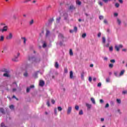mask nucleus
I'll use <instances>...</instances> for the list:
<instances>
[{"label":"nucleus","mask_w":127,"mask_h":127,"mask_svg":"<svg viewBox=\"0 0 127 127\" xmlns=\"http://www.w3.org/2000/svg\"><path fill=\"white\" fill-rule=\"evenodd\" d=\"M29 61H30L32 64H36L40 62V58H36L34 57H30L28 59Z\"/></svg>","instance_id":"f257e3e1"},{"label":"nucleus","mask_w":127,"mask_h":127,"mask_svg":"<svg viewBox=\"0 0 127 127\" xmlns=\"http://www.w3.org/2000/svg\"><path fill=\"white\" fill-rule=\"evenodd\" d=\"M8 29V26L7 25H6L5 26L2 27V29H1V32L2 33H3V32H6L7 31V29Z\"/></svg>","instance_id":"f03ea898"},{"label":"nucleus","mask_w":127,"mask_h":127,"mask_svg":"<svg viewBox=\"0 0 127 127\" xmlns=\"http://www.w3.org/2000/svg\"><path fill=\"white\" fill-rule=\"evenodd\" d=\"M76 9V7L74 5H70L68 7V10H70V11H73V10H75Z\"/></svg>","instance_id":"7ed1b4c3"},{"label":"nucleus","mask_w":127,"mask_h":127,"mask_svg":"<svg viewBox=\"0 0 127 127\" xmlns=\"http://www.w3.org/2000/svg\"><path fill=\"white\" fill-rule=\"evenodd\" d=\"M6 39H7V40H10V39H12V33H9L8 35L6 36Z\"/></svg>","instance_id":"20e7f679"},{"label":"nucleus","mask_w":127,"mask_h":127,"mask_svg":"<svg viewBox=\"0 0 127 127\" xmlns=\"http://www.w3.org/2000/svg\"><path fill=\"white\" fill-rule=\"evenodd\" d=\"M19 56V53L17 54V55L15 56V57L12 59V61H14L15 62H17V61H18V60H17V59L18 58Z\"/></svg>","instance_id":"39448f33"},{"label":"nucleus","mask_w":127,"mask_h":127,"mask_svg":"<svg viewBox=\"0 0 127 127\" xmlns=\"http://www.w3.org/2000/svg\"><path fill=\"white\" fill-rule=\"evenodd\" d=\"M71 112H72V107L71 106H69L68 107V109L67 110V114L70 115L71 114Z\"/></svg>","instance_id":"423d86ee"},{"label":"nucleus","mask_w":127,"mask_h":127,"mask_svg":"<svg viewBox=\"0 0 127 127\" xmlns=\"http://www.w3.org/2000/svg\"><path fill=\"white\" fill-rule=\"evenodd\" d=\"M123 48V45H120L119 46H115V49L117 50V51H120V49Z\"/></svg>","instance_id":"0eeeda50"},{"label":"nucleus","mask_w":127,"mask_h":127,"mask_svg":"<svg viewBox=\"0 0 127 127\" xmlns=\"http://www.w3.org/2000/svg\"><path fill=\"white\" fill-rule=\"evenodd\" d=\"M34 88V85H31L29 87H27L26 89L27 93H29L30 91V89Z\"/></svg>","instance_id":"6e6552de"},{"label":"nucleus","mask_w":127,"mask_h":127,"mask_svg":"<svg viewBox=\"0 0 127 127\" xmlns=\"http://www.w3.org/2000/svg\"><path fill=\"white\" fill-rule=\"evenodd\" d=\"M45 85V82H44V81L43 80H40V83H39V86L41 87H43Z\"/></svg>","instance_id":"1a4fd4ad"},{"label":"nucleus","mask_w":127,"mask_h":127,"mask_svg":"<svg viewBox=\"0 0 127 127\" xmlns=\"http://www.w3.org/2000/svg\"><path fill=\"white\" fill-rule=\"evenodd\" d=\"M49 36H50V31H49V30H47L46 33V37L47 38V37H49Z\"/></svg>","instance_id":"9d476101"},{"label":"nucleus","mask_w":127,"mask_h":127,"mask_svg":"<svg viewBox=\"0 0 127 127\" xmlns=\"http://www.w3.org/2000/svg\"><path fill=\"white\" fill-rule=\"evenodd\" d=\"M6 25V24L5 23H3V22L0 23V27H3Z\"/></svg>","instance_id":"9b49d317"},{"label":"nucleus","mask_w":127,"mask_h":127,"mask_svg":"<svg viewBox=\"0 0 127 127\" xmlns=\"http://www.w3.org/2000/svg\"><path fill=\"white\" fill-rule=\"evenodd\" d=\"M0 112L1 113V114H3V115H4V109L3 108H0Z\"/></svg>","instance_id":"f8f14e48"},{"label":"nucleus","mask_w":127,"mask_h":127,"mask_svg":"<svg viewBox=\"0 0 127 127\" xmlns=\"http://www.w3.org/2000/svg\"><path fill=\"white\" fill-rule=\"evenodd\" d=\"M86 106L87 107L88 109H91L92 105L91 104H89L88 103H86Z\"/></svg>","instance_id":"ddd939ff"},{"label":"nucleus","mask_w":127,"mask_h":127,"mask_svg":"<svg viewBox=\"0 0 127 127\" xmlns=\"http://www.w3.org/2000/svg\"><path fill=\"white\" fill-rule=\"evenodd\" d=\"M55 67L57 69H58V68H59V64H58V62H56L55 64Z\"/></svg>","instance_id":"4468645a"},{"label":"nucleus","mask_w":127,"mask_h":127,"mask_svg":"<svg viewBox=\"0 0 127 127\" xmlns=\"http://www.w3.org/2000/svg\"><path fill=\"white\" fill-rule=\"evenodd\" d=\"M3 40H4V37L3 36V35L0 36V41L2 42V41H3Z\"/></svg>","instance_id":"2eb2a0df"},{"label":"nucleus","mask_w":127,"mask_h":127,"mask_svg":"<svg viewBox=\"0 0 127 127\" xmlns=\"http://www.w3.org/2000/svg\"><path fill=\"white\" fill-rule=\"evenodd\" d=\"M69 78L70 79H73V71H70Z\"/></svg>","instance_id":"dca6fc26"},{"label":"nucleus","mask_w":127,"mask_h":127,"mask_svg":"<svg viewBox=\"0 0 127 127\" xmlns=\"http://www.w3.org/2000/svg\"><path fill=\"white\" fill-rule=\"evenodd\" d=\"M125 70H122L119 75L120 77H121V76H123V75H124V74H125Z\"/></svg>","instance_id":"f3484780"},{"label":"nucleus","mask_w":127,"mask_h":127,"mask_svg":"<svg viewBox=\"0 0 127 127\" xmlns=\"http://www.w3.org/2000/svg\"><path fill=\"white\" fill-rule=\"evenodd\" d=\"M3 76H4V77H10L9 74H8V72L4 73L3 74Z\"/></svg>","instance_id":"a211bd4d"},{"label":"nucleus","mask_w":127,"mask_h":127,"mask_svg":"<svg viewBox=\"0 0 127 127\" xmlns=\"http://www.w3.org/2000/svg\"><path fill=\"white\" fill-rule=\"evenodd\" d=\"M76 3L78 4V5H81V4H82V2L80 0H77L76 1Z\"/></svg>","instance_id":"6ab92c4d"},{"label":"nucleus","mask_w":127,"mask_h":127,"mask_svg":"<svg viewBox=\"0 0 127 127\" xmlns=\"http://www.w3.org/2000/svg\"><path fill=\"white\" fill-rule=\"evenodd\" d=\"M117 22L118 24H119V25H121V23H122V21H121V19H120L119 18H117Z\"/></svg>","instance_id":"aec40b11"},{"label":"nucleus","mask_w":127,"mask_h":127,"mask_svg":"<svg viewBox=\"0 0 127 127\" xmlns=\"http://www.w3.org/2000/svg\"><path fill=\"white\" fill-rule=\"evenodd\" d=\"M102 43L105 44L106 43V38L105 37H102Z\"/></svg>","instance_id":"412c9836"},{"label":"nucleus","mask_w":127,"mask_h":127,"mask_svg":"<svg viewBox=\"0 0 127 127\" xmlns=\"http://www.w3.org/2000/svg\"><path fill=\"white\" fill-rule=\"evenodd\" d=\"M84 75H85V72H82L81 73V79H82V80H84Z\"/></svg>","instance_id":"4be33fe9"},{"label":"nucleus","mask_w":127,"mask_h":127,"mask_svg":"<svg viewBox=\"0 0 127 127\" xmlns=\"http://www.w3.org/2000/svg\"><path fill=\"white\" fill-rule=\"evenodd\" d=\"M8 48V47H7V46H4L3 47V50L4 51H5V50H7Z\"/></svg>","instance_id":"5701e85b"},{"label":"nucleus","mask_w":127,"mask_h":127,"mask_svg":"<svg viewBox=\"0 0 127 127\" xmlns=\"http://www.w3.org/2000/svg\"><path fill=\"white\" fill-rule=\"evenodd\" d=\"M64 19H67V18H68V14H67L66 13H64Z\"/></svg>","instance_id":"b1692460"},{"label":"nucleus","mask_w":127,"mask_h":127,"mask_svg":"<svg viewBox=\"0 0 127 127\" xmlns=\"http://www.w3.org/2000/svg\"><path fill=\"white\" fill-rule=\"evenodd\" d=\"M21 39H23V43L24 44H26V38L25 37L21 38Z\"/></svg>","instance_id":"393cba45"},{"label":"nucleus","mask_w":127,"mask_h":127,"mask_svg":"<svg viewBox=\"0 0 127 127\" xmlns=\"http://www.w3.org/2000/svg\"><path fill=\"white\" fill-rule=\"evenodd\" d=\"M112 0H102V1L104 2V3H108L109 1H111Z\"/></svg>","instance_id":"a878e982"},{"label":"nucleus","mask_w":127,"mask_h":127,"mask_svg":"<svg viewBox=\"0 0 127 127\" xmlns=\"http://www.w3.org/2000/svg\"><path fill=\"white\" fill-rule=\"evenodd\" d=\"M91 101L93 104H96V102L95 101V99H94L93 98H91Z\"/></svg>","instance_id":"bb28decb"},{"label":"nucleus","mask_w":127,"mask_h":127,"mask_svg":"<svg viewBox=\"0 0 127 127\" xmlns=\"http://www.w3.org/2000/svg\"><path fill=\"white\" fill-rule=\"evenodd\" d=\"M59 38H64V36H63V34H59Z\"/></svg>","instance_id":"cd10ccee"},{"label":"nucleus","mask_w":127,"mask_h":127,"mask_svg":"<svg viewBox=\"0 0 127 127\" xmlns=\"http://www.w3.org/2000/svg\"><path fill=\"white\" fill-rule=\"evenodd\" d=\"M69 55L71 56L73 55V51H72V49L69 50Z\"/></svg>","instance_id":"c85d7f7f"},{"label":"nucleus","mask_w":127,"mask_h":127,"mask_svg":"<svg viewBox=\"0 0 127 127\" xmlns=\"http://www.w3.org/2000/svg\"><path fill=\"white\" fill-rule=\"evenodd\" d=\"M3 72H4L5 73H9V70L6 69H4Z\"/></svg>","instance_id":"c756f323"},{"label":"nucleus","mask_w":127,"mask_h":127,"mask_svg":"<svg viewBox=\"0 0 127 127\" xmlns=\"http://www.w3.org/2000/svg\"><path fill=\"white\" fill-rule=\"evenodd\" d=\"M54 21V19L53 18H51L50 20H49V23H52Z\"/></svg>","instance_id":"7c9ffc66"},{"label":"nucleus","mask_w":127,"mask_h":127,"mask_svg":"<svg viewBox=\"0 0 127 127\" xmlns=\"http://www.w3.org/2000/svg\"><path fill=\"white\" fill-rule=\"evenodd\" d=\"M31 0H24L23 1V3H27V2H29V1H30Z\"/></svg>","instance_id":"2f4dec72"},{"label":"nucleus","mask_w":127,"mask_h":127,"mask_svg":"<svg viewBox=\"0 0 127 127\" xmlns=\"http://www.w3.org/2000/svg\"><path fill=\"white\" fill-rule=\"evenodd\" d=\"M98 4L100 6H103V2L102 1H98Z\"/></svg>","instance_id":"473e14b6"},{"label":"nucleus","mask_w":127,"mask_h":127,"mask_svg":"<svg viewBox=\"0 0 127 127\" xmlns=\"http://www.w3.org/2000/svg\"><path fill=\"white\" fill-rule=\"evenodd\" d=\"M115 5L117 8L120 7V4L119 3H116Z\"/></svg>","instance_id":"72a5a7b5"},{"label":"nucleus","mask_w":127,"mask_h":127,"mask_svg":"<svg viewBox=\"0 0 127 127\" xmlns=\"http://www.w3.org/2000/svg\"><path fill=\"white\" fill-rule=\"evenodd\" d=\"M58 110L59 112H61L62 111V108L60 106L58 107Z\"/></svg>","instance_id":"f704fd0d"},{"label":"nucleus","mask_w":127,"mask_h":127,"mask_svg":"<svg viewBox=\"0 0 127 127\" xmlns=\"http://www.w3.org/2000/svg\"><path fill=\"white\" fill-rule=\"evenodd\" d=\"M86 36H87V34H86V33H83L82 35V38H85V37H86Z\"/></svg>","instance_id":"c9c22d12"},{"label":"nucleus","mask_w":127,"mask_h":127,"mask_svg":"<svg viewBox=\"0 0 127 127\" xmlns=\"http://www.w3.org/2000/svg\"><path fill=\"white\" fill-rule=\"evenodd\" d=\"M47 46V45L46 44V43L44 42L43 45V48H45Z\"/></svg>","instance_id":"e433bc0d"},{"label":"nucleus","mask_w":127,"mask_h":127,"mask_svg":"<svg viewBox=\"0 0 127 127\" xmlns=\"http://www.w3.org/2000/svg\"><path fill=\"white\" fill-rule=\"evenodd\" d=\"M34 20L32 19L29 22L30 25H32L33 24Z\"/></svg>","instance_id":"4c0bfd02"},{"label":"nucleus","mask_w":127,"mask_h":127,"mask_svg":"<svg viewBox=\"0 0 127 127\" xmlns=\"http://www.w3.org/2000/svg\"><path fill=\"white\" fill-rule=\"evenodd\" d=\"M24 77H27L28 76V73H27V71H26L24 73Z\"/></svg>","instance_id":"58836bf2"},{"label":"nucleus","mask_w":127,"mask_h":127,"mask_svg":"<svg viewBox=\"0 0 127 127\" xmlns=\"http://www.w3.org/2000/svg\"><path fill=\"white\" fill-rule=\"evenodd\" d=\"M75 109L76 111H79V106L78 105H76L75 106Z\"/></svg>","instance_id":"ea45409f"},{"label":"nucleus","mask_w":127,"mask_h":127,"mask_svg":"<svg viewBox=\"0 0 127 127\" xmlns=\"http://www.w3.org/2000/svg\"><path fill=\"white\" fill-rule=\"evenodd\" d=\"M109 68H113V67H114V64H110L109 65Z\"/></svg>","instance_id":"a19ab883"},{"label":"nucleus","mask_w":127,"mask_h":127,"mask_svg":"<svg viewBox=\"0 0 127 127\" xmlns=\"http://www.w3.org/2000/svg\"><path fill=\"white\" fill-rule=\"evenodd\" d=\"M38 75V73H37V72H36L35 73L34 75V78H37L38 77V76H37Z\"/></svg>","instance_id":"79ce46f5"},{"label":"nucleus","mask_w":127,"mask_h":127,"mask_svg":"<svg viewBox=\"0 0 127 127\" xmlns=\"http://www.w3.org/2000/svg\"><path fill=\"white\" fill-rule=\"evenodd\" d=\"M9 108L11 110H13V109H14V106H13V105H10Z\"/></svg>","instance_id":"37998d69"},{"label":"nucleus","mask_w":127,"mask_h":127,"mask_svg":"<svg viewBox=\"0 0 127 127\" xmlns=\"http://www.w3.org/2000/svg\"><path fill=\"white\" fill-rule=\"evenodd\" d=\"M64 73H68V68H65L64 69Z\"/></svg>","instance_id":"c03bdc74"},{"label":"nucleus","mask_w":127,"mask_h":127,"mask_svg":"<svg viewBox=\"0 0 127 127\" xmlns=\"http://www.w3.org/2000/svg\"><path fill=\"white\" fill-rule=\"evenodd\" d=\"M79 115H83V110H80L79 112Z\"/></svg>","instance_id":"a18cd8bd"},{"label":"nucleus","mask_w":127,"mask_h":127,"mask_svg":"<svg viewBox=\"0 0 127 127\" xmlns=\"http://www.w3.org/2000/svg\"><path fill=\"white\" fill-rule=\"evenodd\" d=\"M117 103H118V104H121V103L120 99H117Z\"/></svg>","instance_id":"49530a36"},{"label":"nucleus","mask_w":127,"mask_h":127,"mask_svg":"<svg viewBox=\"0 0 127 127\" xmlns=\"http://www.w3.org/2000/svg\"><path fill=\"white\" fill-rule=\"evenodd\" d=\"M74 31H75V32H77V30H78V28H77V27H74Z\"/></svg>","instance_id":"de8ad7c7"},{"label":"nucleus","mask_w":127,"mask_h":127,"mask_svg":"<svg viewBox=\"0 0 127 127\" xmlns=\"http://www.w3.org/2000/svg\"><path fill=\"white\" fill-rule=\"evenodd\" d=\"M1 127H6V126H4V124L3 123H2L1 124Z\"/></svg>","instance_id":"09e8293b"},{"label":"nucleus","mask_w":127,"mask_h":127,"mask_svg":"<svg viewBox=\"0 0 127 127\" xmlns=\"http://www.w3.org/2000/svg\"><path fill=\"white\" fill-rule=\"evenodd\" d=\"M54 111L55 115H57V108H55Z\"/></svg>","instance_id":"8fccbe9b"},{"label":"nucleus","mask_w":127,"mask_h":127,"mask_svg":"<svg viewBox=\"0 0 127 127\" xmlns=\"http://www.w3.org/2000/svg\"><path fill=\"white\" fill-rule=\"evenodd\" d=\"M110 62H111V63H115L116 61L115 60H111Z\"/></svg>","instance_id":"3c124183"},{"label":"nucleus","mask_w":127,"mask_h":127,"mask_svg":"<svg viewBox=\"0 0 127 127\" xmlns=\"http://www.w3.org/2000/svg\"><path fill=\"white\" fill-rule=\"evenodd\" d=\"M51 103L52 104H55V100H54V99H52Z\"/></svg>","instance_id":"603ef678"},{"label":"nucleus","mask_w":127,"mask_h":127,"mask_svg":"<svg viewBox=\"0 0 127 127\" xmlns=\"http://www.w3.org/2000/svg\"><path fill=\"white\" fill-rule=\"evenodd\" d=\"M47 105L48 107H50V103L49 102V101H47Z\"/></svg>","instance_id":"864d4df0"},{"label":"nucleus","mask_w":127,"mask_h":127,"mask_svg":"<svg viewBox=\"0 0 127 127\" xmlns=\"http://www.w3.org/2000/svg\"><path fill=\"white\" fill-rule=\"evenodd\" d=\"M107 83H109L110 82V78H106Z\"/></svg>","instance_id":"5fc2aeb1"},{"label":"nucleus","mask_w":127,"mask_h":127,"mask_svg":"<svg viewBox=\"0 0 127 127\" xmlns=\"http://www.w3.org/2000/svg\"><path fill=\"white\" fill-rule=\"evenodd\" d=\"M114 75H115V76H116V77H118V72H117V71L114 72Z\"/></svg>","instance_id":"6e6d98bb"},{"label":"nucleus","mask_w":127,"mask_h":127,"mask_svg":"<svg viewBox=\"0 0 127 127\" xmlns=\"http://www.w3.org/2000/svg\"><path fill=\"white\" fill-rule=\"evenodd\" d=\"M105 47H109L110 46V44L108 43L106 45H104Z\"/></svg>","instance_id":"4d7b16f0"},{"label":"nucleus","mask_w":127,"mask_h":127,"mask_svg":"<svg viewBox=\"0 0 127 127\" xmlns=\"http://www.w3.org/2000/svg\"><path fill=\"white\" fill-rule=\"evenodd\" d=\"M101 86H102V83L101 82H99L98 84H97V86L98 87H101Z\"/></svg>","instance_id":"13d9d810"},{"label":"nucleus","mask_w":127,"mask_h":127,"mask_svg":"<svg viewBox=\"0 0 127 127\" xmlns=\"http://www.w3.org/2000/svg\"><path fill=\"white\" fill-rule=\"evenodd\" d=\"M123 94H124V95L126 94H127V91H123Z\"/></svg>","instance_id":"bf43d9fd"},{"label":"nucleus","mask_w":127,"mask_h":127,"mask_svg":"<svg viewBox=\"0 0 127 127\" xmlns=\"http://www.w3.org/2000/svg\"><path fill=\"white\" fill-rule=\"evenodd\" d=\"M109 51H113V47H109Z\"/></svg>","instance_id":"052dcab7"},{"label":"nucleus","mask_w":127,"mask_h":127,"mask_svg":"<svg viewBox=\"0 0 127 127\" xmlns=\"http://www.w3.org/2000/svg\"><path fill=\"white\" fill-rule=\"evenodd\" d=\"M104 23H105V24H108V21H107V20H104Z\"/></svg>","instance_id":"680f3d73"},{"label":"nucleus","mask_w":127,"mask_h":127,"mask_svg":"<svg viewBox=\"0 0 127 127\" xmlns=\"http://www.w3.org/2000/svg\"><path fill=\"white\" fill-rule=\"evenodd\" d=\"M99 19H104V16H99Z\"/></svg>","instance_id":"e2e57ef3"},{"label":"nucleus","mask_w":127,"mask_h":127,"mask_svg":"<svg viewBox=\"0 0 127 127\" xmlns=\"http://www.w3.org/2000/svg\"><path fill=\"white\" fill-rule=\"evenodd\" d=\"M88 80H89V82H92V77H89L88 78Z\"/></svg>","instance_id":"0e129e2a"},{"label":"nucleus","mask_w":127,"mask_h":127,"mask_svg":"<svg viewBox=\"0 0 127 127\" xmlns=\"http://www.w3.org/2000/svg\"><path fill=\"white\" fill-rule=\"evenodd\" d=\"M118 1L120 3H123V2H124V1L123 0H118Z\"/></svg>","instance_id":"69168bd1"},{"label":"nucleus","mask_w":127,"mask_h":127,"mask_svg":"<svg viewBox=\"0 0 127 127\" xmlns=\"http://www.w3.org/2000/svg\"><path fill=\"white\" fill-rule=\"evenodd\" d=\"M49 8H51V5H49L47 7V9H49Z\"/></svg>","instance_id":"338daca9"},{"label":"nucleus","mask_w":127,"mask_h":127,"mask_svg":"<svg viewBox=\"0 0 127 127\" xmlns=\"http://www.w3.org/2000/svg\"><path fill=\"white\" fill-rule=\"evenodd\" d=\"M101 33H99L97 35V36L98 37H101Z\"/></svg>","instance_id":"774afa93"}]
</instances>
